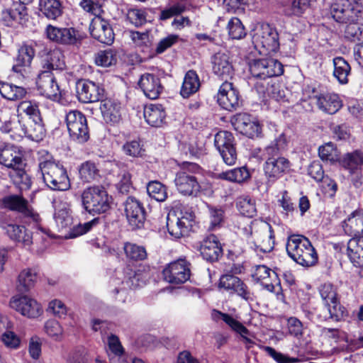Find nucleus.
<instances>
[{"label":"nucleus","instance_id":"obj_1","mask_svg":"<svg viewBox=\"0 0 363 363\" xmlns=\"http://www.w3.org/2000/svg\"><path fill=\"white\" fill-rule=\"evenodd\" d=\"M0 164L10 169L9 177L20 191L30 189L31 177L26 170L27 163L19 147L7 145L0 147Z\"/></svg>","mask_w":363,"mask_h":363},{"label":"nucleus","instance_id":"obj_2","mask_svg":"<svg viewBox=\"0 0 363 363\" xmlns=\"http://www.w3.org/2000/svg\"><path fill=\"white\" fill-rule=\"evenodd\" d=\"M286 145V136L281 133L263 150L262 157L265 160L263 169L269 182H273L290 171V161L284 157L279 156Z\"/></svg>","mask_w":363,"mask_h":363},{"label":"nucleus","instance_id":"obj_3","mask_svg":"<svg viewBox=\"0 0 363 363\" xmlns=\"http://www.w3.org/2000/svg\"><path fill=\"white\" fill-rule=\"evenodd\" d=\"M39 169L45 184L54 191H67L71 187L66 169L46 152L39 159Z\"/></svg>","mask_w":363,"mask_h":363},{"label":"nucleus","instance_id":"obj_4","mask_svg":"<svg viewBox=\"0 0 363 363\" xmlns=\"http://www.w3.org/2000/svg\"><path fill=\"white\" fill-rule=\"evenodd\" d=\"M286 251L294 261L305 267L314 266L318 259L311 242L303 235H293L289 237Z\"/></svg>","mask_w":363,"mask_h":363},{"label":"nucleus","instance_id":"obj_5","mask_svg":"<svg viewBox=\"0 0 363 363\" xmlns=\"http://www.w3.org/2000/svg\"><path fill=\"white\" fill-rule=\"evenodd\" d=\"M82 203L89 213H103L111 207L112 198L102 186H93L85 189L82 194Z\"/></svg>","mask_w":363,"mask_h":363},{"label":"nucleus","instance_id":"obj_6","mask_svg":"<svg viewBox=\"0 0 363 363\" xmlns=\"http://www.w3.org/2000/svg\"><path fill=\"white\" fill-rule=\"evenodd\" d=\"M327 313L323 315L325 320L340 321L347 315V311L339 301L337 289L330 283H324L318 289Z\"/></svg>","mask_w":363,"mask_h":363},{"label":"nucleus","instance_id":"obj_7","mask_svg":"<svg viewBox=\"0 0 363 363\" xmlns=\"http://www.w3.org/2000/svg\"><path fill=\"white\" fill-rule=\"evenodd\" d=\"M194 216L192 212L181 208L171 210L167 217L169 233L175 238L186 235L191 226Z\"/></svg>","mask_w":363,"mask_h":363},{"label":"nucleus","instance_id":"obj_8","mask_svg":"<svg viewBox=\"0 0 363 363\" xmlns=\"http://www.w3.org/2000/svg\"><path fill=\"white\" fill-rule=\"evenodd\" d=\"M199 170L196 163L184 162L182 164V170L177 173L174 183L177 191L184 196H196L201 186L195 176L190 174Z\"/></svg>","mask_w":363,"mask_h":363},{"label":"nucleus","instance_id":"obj_9","mask_svg":"<svg viewBox=\"0 0 363 363\" xmlns=\"http://www.w3.org/2000/svg\"><path fill=\"white\" fill-rule=\"evenodd\" d=\"M252 242L255 248L262 252H269L274 247V234L269 223L263 220H253L250 228Z\"/></svg>","mask_w":363,"mask_h":363},{"label":"nucleus","instance_id":"obj_10","mask_svg":"<svg viewBox=\"0 0 363 363\" xmlns=\"http://www.w3.org/2000/svg\"><path fill=\"white\" fill-rule=\"evenodd\" d=\"M248 65L252 77L262 80L281 76L284 73L283 65L273 58L255 59L250 60Z\"/></svg>","mask_w":363,"mask_h":363},{"label":"nucleus","instance_id":"obj_11","mask_svg":"<svg viewBox=\"0 0 363 363\" xmlns=\"http://www.w3.org/2000/svg\"><path fill=\"white\" fill-rule=\"evenodd\" d=\"M65 122L70 138L78 143H84L89 138L86 118L78 110L67 113Z\"/></svg>","mask_w":363,"mask_h":363},{"label":"nucleus","instance_id":"obj_12","mask_svg":"<svg viewBox=\"0 0 363 363\" xmlns=\"http://www.w3.org/2000/svg\"><path fill=\"white\" fill-rule=\"evenodd\" d=\"M214 144L223 162L228 165L235 164L238 155L233 135L226 130L219 131L215 135Z\"/></svg>","mask_w":363,"mask_h":363},{"label":"nucleus","instance_id":"obj_13","mask_svg":"<svg viewBox=\"0 0 363 363\" xmlns=\"http://www.w3.org/2000/svg\"><path fill=\"white\" fill-rule=\"evenodd\" d=\"M252 42L255 47H262L268 52H276L279 47V34L269 24H262L255 29Z\"/></svg>","mask_w":363,"mask_h":363},{"label":"nucleus","instance_id":"obj_14","mask_svg":"<svg viewBox=\"0 0 363 363\" xmlns=\"http://www.w3.org/2000/svg\"><path fill=\"white\" fill-rule=\"evenodd\" d=\"M166 281L172 284H182L191 277V264L185 259H179L169 263L162 272Z\"/></svg>","mask_w":363,"mask_h":363},{"label":"nucleus","instance_id":"obj_15","mask_svg":"<svg viewBox=\"0 0 363 363\" xmlns=\"http://www.w3.org/2000/svg\"><path fill=\"white\" fill-rule=\"evenodd\" d=\"M38 90L40 94L52 100L59 101L61 98V91L56 82V79L52 72L48 69L41 71L36 82Z\"/></svg>","mask_w":363,"mask_h":363},{"label":"nucleus","instance_id":"obj_16","mask_svg":"<svg viewBox=\"0 0 363 363\" xmlns=\"http://www.w3.org/2000/svg\"><path fill=\"white\" fill-rule=\"evenodd\" d=\"M10 306L24 316L35 318L43 313L40 305L28 296H15L10 301Z\"/></svg>","mask_w":363,"mask_h":363},{"label":"nucleus","instance_id":"obj_17","mask_svg":"<svg viewBox=\"0 0 363 363\" xmlns=\"http://www.w3.org/2000/svg\"><path fill=\"white\" fill-rule=\"evenodd\" d=\"M235 129L249 138L258 137L261 133V127L257 120L245 113H240L232 119Z\"/></svg>","mask_w":363,"mask_h":363},{"label":"nucleus","instance_id":"obj_18","mask_svg":"<svg viewBox=\"0 0 363 363\" xmlns=\"http://www.w3.org/2000/svg\"><path fill=\"white\" fill-rule=\"evenodd\" d=\"M217 101L223 108L230 111H234L240 106L239 91L232 82L225 81L219 88Z\"/></svg>","mask_w":363,"mask_h":363},{"label":"nucleus","instance_id":"obj_19","mask_svg":"<svg viewBox=\"0 0 363 363\" xmlns=\"http://www.w3.org/2000/svg\"><path fill=\"white\" fill-rule=\"evenodd\" d=\"M330 11L333 18L340 23L357 21L359 16L356 6L349 0H336Z\"/></svg>","mask_w":363,"mask_h":363},{"label":"nucleus","instance_id":"obj_20","mask_svg":"<svg viewBox=\"0 0 363 363\" xmlns=\"http://www.w3.org/2000/svg\"><path fill=\"white\" fill-rule=\"evenodd\" d=\"M219 287L230 294H237L246 301L252 298V294L247 286L236 276L223 275L220 279Z\"/></svg>","mask_w":363,"mask_h":363},{"label":"nucleus","instance_id":"obj_21","mask_svg":"<svg viewBox=\"0 0 363 363\" xmlns=\"http://www.w3.org/2000/svg\"><path fill=\"white\" fill-rule=\"evenodd\" d=\"M89 30L91 36L101 43L111 45L114 40V33L111 25L99 16L92 19Z\"/></svg>","mask_w":363,"mask_h":363},{"label":"nucleus","instance_id":"obj_22","mask_svg":"<svg viewBox=\"0 0 363 363\" xmlns=\"http://www.w3.org/2000/svg\"><path fill=\"white\" fill-rule=\"evenodd\" d=\"M213 72L222 80L228 81L234 74V68L228 54L218 52L211 58Z\"/></svg>","mask_w":363,"mask_h":363},{"label":"nucleus","instance_id":"obj_23","mask_svg":"<svg viewBox=\"0 0 363 363\" xmlns=\"http://www.w3.org/2000/svg\"><path fill=\"white\" fill-rule=\"evenodd\" d=\"M125 212L130 225L133 229L143 226L145 213L142 204L133 197H128L125 203Z\"/></svg>","mask_w":363,"mask_h":363},{"label":"nucleus","instance_id":"obj_24","mask_svg":"<svg viewBox=\"0 0 363 363\" xmlns=\"http://www.w3.org/2000/svg\"><path fill=\"white\" fill-rule=\"evenodd\" d=\"M104 89L91 81L83 80L77 83L79 99L83 103H93L99 101L104 96Z\"/></svg>","mask_w":363,"mask_h":363},{"label":"nucleus","instance_id":"obj_25","mask_svg":"<svg viewBox=\"0 0 363 363\" xmlns=\"http://www.w3.org/2000/svg\"><path fill=\"white\" fill-rule=\"evenodd\" d=\"M35 56V50L33 45L23 44L18 51L16 64L13 66V70L25 77L29 72V67Z\"/></svg>","mask_w":363,"mask_h":363},{"label":"nucleus","instance_id":"obj_26","mask_svg":"<svg viewBox=\"0 0 363 363\" xmlns=\"http://www.w3.org/2000/svg\"><path fill=\"white\" fill-rule=\"evenodd\" d=\"M138 85L144 94L150 99H157L163 89L160 78L150 73L141 75Z\"/></svg>","mask_w":363,"mask_h":363},{"label":"nucleus","instance_id":"obj_27","mask_svg":"<svg viewBox=\"0 0 363 363\" xmlns=\"http://www.w3.org/2000/svg\"><path fill=\"white\" fill-rule=\"evenodd\" d=\"M216 318H219L223 320L233 331L240 334L241 340L245 344L247 349L251 348L255 342L250 339L248 335L250 331L244 326L240 322L235 319L233 317L228 313H223L220 311H216Z\"/></svg>","mask_w":363,"mask_h":363},{"label":"nucleus","instance_id":"obj_28","mask_svg":"<svg viewBox=\"0 0 363 363\" xmlns=\"http://www.w3.org/2000/svg\"><path fill=\"white\" fill-rule=\"evenodd\" d=\"M107 345V354L110 363H132L134 359L127 356L119 338L116 335H111L108 336Z\"/></svg>","mask_w":363,"mask_h":363},{"label":"nucleus","instance_id":"obj_29","mask_svg":"<svg viewBox=\"0 0 363 363\" xmlns=\"http://www.w3.org/2000/svg\"><path fill=\"white\" fill-rule=\"evenodd\" d=\"M200 252L202 257L208 261L218 260L221 256L223 250L217 237L212 234L204 238L200 245Z\"/></svg>","mask_w":363,"mask_h":363},{"label":"nucleus","instance_id":"obj_30","mask_svg":"<svg viewBox=\"0 0 363 363\" xmlns=\"http://www.w3.org/2000/svg\"><path fill=\"white\" fill-rule=\"evenodd\" d=\"M46 33L50 40L62 44L72 45L77 41L75 30L72 28H57L49 25Z\"/></svg>","mask_w":363,"mask_h":363},{"label":"nucleus","instance_id":"obj_31","mask_svg":"<svg viewBox=\"0 0 363 363\" xmlns=\"http://www.w3.org/2000/svg\"><path fill=\"white\" fill-rule=\"evenodd\" d=\"M347 254L353 265L361 269L359 274L363 277V237L352 238L349 240Z\"/></svg>","mask_w":363,"mask_h":363},{"label":"nucleus","instance_id":"obj_32","mask_svg":"<svg viewBox=\"0 0 363 363\" xmlns=\"http://www.w3.org/2000/svg\"><path fill=\"white\" fill-rule=\"evenodd\" d=\"M252 276L254 280L259 282L268 291H272L274 289V283L277 281V274L267 266H255Z\"/></svg>","mask_w":363,"mask_h":363},{"label":"nucleus","instance_id":"obj_33","mask_svg":"<svg viewBox=\"0 0 363 363\" xmlns=\"http://www.w3.org/2000/svg\"><path fill=\"white\" fill-rule=\"evenodd\" d=\"M100 110L106 123H116L121 117V105L118 101L112 99L101 100Z\"/></svg>","mask_w":363,"mask_h":363},{"label":"nucleus","instance_id":"obj_34","mask_svg":"<svg viewBox=\"0 0 363 363\" xmlns=\"http://www.w3.org/2000/svg\"><path fill=\"white\" fill-rule=\"evenodd\" d=\"M3 228L11 239L21 242L25 247L33 244V235L23 225L8 223L4 225Z\"/></svg>","mask_w":363,"mask_h":363},{"label":"nucleus","instance_id":"obj_35","mask_svg":"<svg viewBox=\"0 0 363 363\" xmlns=\"http://www.w3.org/2000/svg\"><path fill=\"white\" fill-rule=\"evenodd\" d=\"M65 68V57L60 50L55 48L46 53L43 60L42 71L62 70Z\"/></svg>","mask_w":363,"mask_h":363},{"label":"nucleus","instance_id":"obj_36","mask_svg":"<svg viewBox=\"0 0 363 363\" xmlns=\"http://www.w3.org/2000/svg\"><path fill=\"white\" fill-rule=\"evenodd\" d=\"M314 99L318 108L329 114L335 113L342 107V102L335 94L316 96Z\"/></svg>","mask_w":363,"mask_h":363},{"label":"nucleus","instance_id":"obj_37","mask_svg":"<svg viewBox=\"0 0 363 363\" xmlns=\"http://www.w3.org/2000/svg\"><path fill=\"white\" fill-rule=\"evenodd\" d=\"M345 233L352 238L362 237L363 235V211L352 213L343 225Z\"/></svg>","mask_w":363,"mask_h":363},{"label":"nucleus","instance_id":"obj_38","mask_svg":"<svg viewBox=\"0 0 363 363\" xmlns=\"http://www.w3.org/2000/svg\"><path fill=\"white\" fill-rule=\"evenodd\" d=\"M0 129L4 133H10V137L13 140L19 141L25 137L24 119L17 116V119L6 121Z\"/></svg>","mask_w":363,"mask_h":363},{"label":"nucleus","instance_id":"obj_39","mask_svg":"<svg viewBox=\"0 0 363 363\" xmlns=\"http://www.w3.org/2000/svg\"><path fill=\"white\" fill-rule=\"evenodd\" d=\"M146 122L153 127H160L163 123L166 113L162 105H150L144 108Z\"/></svg>","mask_w":363,"mask_h":363},{"label":"nucleus","instance_id":"obj_40","mask_svg":"<svg viewBox=\"0 0 363 363\" xmlns=\"http://www.w3.org/2000/svg\"><path fill=\"white\" fill-rule=\"evenodd\" d=\"M24 129L25 137L33 140H40L45 135L42 118H38V120L33 118L24 119Z\"/></svg>","mask_w":363,"mask_h":363},{"label":"nucleus","instance_id":"obj_41","mask_svg":"<svg viewBox=\"0 0 363 363\" xmlns=\"http://www.w3.org/2000/svg\"><path fill=\"white\" fill-rule=\"evenodd\" d=\"M40 12L48 19L55 20L62 14V6L60 0H39Z\"/></svg>","mask_w":363,"mask_h":363},{"label":"nucleus","instance_id":"obj_42","mask_svg":"<svg viewBox=\"0 0 363 363\" xmlns=\"http://www.w3.org/2000/svg\"><path fill=\"white\" fill-rule=\"evenodd\" d=\"M341 165L350 174H359L360 167L363 164V153L355 151L347 153L340 160Z\"/></svg>","mask_w":363,"mask_h":363},{"label":"nucleus","instance_id":"obj_43","mask_svg":"<svg viewBox=\"0 0 363 363\" xmlns=\"http://www.w3.org/2000/svg\"><path fill=\"white\" fill-rule=\"evenodd\" d=\"M199 86L200 82L197 74L194 70H189L185 74L180 91L181 95L184 98H187L196 93L199 90Z\"/></svg>","mask_w":363,"mask_h":363},{"label":"nucleus","instance_id":"obj_44","mask_svg":"<svg viewBox=\"0 0 363 363\" xmlns=\"http://www.w3.org/2000/svg\"><path fill=\"white\" fill-rule=\"evenodd\" d=\"M17 116L23 119L33 118L38 120L41 118L38 105L31 101H23L17 106Z\"/></svg>","mask_w":363,"mask_h":363},{"label":"nucleus","instance_id":"obj_45","mask_svg":"<svg viewBox=\"0 0 363 363\" xmlns=\"http://www.w3.org/2000/svg\"><path fill=\"white\" fill-rule=\"evenodd\" d=\"M0 93L4 98L15 101L23 98L26 94V91L23 86L7 82H1Z\"/></svg>","mask_w":363,"mask_h":363},{"label":"nucleus","instance_id":"obj_46","mask_svg":"<svg viewBox=\"0 0 363 363\" xmlns=\"http://www.w3.org/2000/svg\"><path fill=\"white\" fill-rule=\"evenodd\" d=\"M26 4V3L21 1L14 3L10 9L3 12V18L4 20L7 21L9 23L12 21H16L21 23L22 21L27 16Z\"/></svg>","mask_w":363,"mask_h":363},{"label":"nucleus","instance_id":"obj_47","mask_svg":"<svg viewBox=\"0 0 363 363\" xmlns=\"http://www.w3.org/2000/svg\"><path fill=\"white\" fill-rule=\"evenodd\" d=\"M333 75L340 84H347L348 75L350 72V66L342 57H337L333 59Z\"/></svg>","mask_w":363,"mask_h":363},{"label":"nucleus","instance_id":"obj_48","mask_svg":"<svg viewBox=\"0 0 363 363\" xmlns=\"http://www.w3.org/2000/svg\"><path fill=\"white\" fill-rule=\"evenodd\" d=\"M36 279V273L33 269H25L22 270L18 277V290L21 292L28 291L34 286Z\"/></svg>","mask_w":363,"mask_h":363},{"label":"nucleus","instance_id":"obj_49","mask_svg":"<svg viewBox=\"0 0 363 363\" xmlns=\"http://www.w3.org/2000/svg\"><path fill=\"white\" fill-rule=\"evenodd\" d=\"M79 178L84 182H91L99 177V170L96 164L91 161L82 163L79 169Z\"/></svg>","mask_w":363,"mask_h":363},{"label":"nucleus","instance_id":"obj_50","mask_svg":"<svg viewBox=\"0 0 363 363\" xmlns=\"http://www.w3.org/2000/svg\"><path fill=\"white\" fill-rule=\"evenodd\" d=\"M236 206L240 213L245 216L252 218L256 214L255 201L250 196L243 195L238 198Z\"/></svg>","mask_w":363,"mask_h":363},{"label":"nucleus","instance_id":"obj_51","mask_svg":"<svg viewBox=\"0 0 363 363\" xmlns=\"http://www.w3.org/2000/svg\"><path fill=\"white\" fill-rule=\"evenodd\" d=\"M323 333L328 338L333 340L335 342H344V344L340 347L333 348L334 352L349 350V346L347 344L346 334L343 331L334 328H324Z\"/></svg>","mask_w":363,"mask_h":363},{"label":"nucleus","instance_id":"obj_52","mask_svg":"<svg viewBox=\"0 0 363 363\" xmlns=\"http://www.w3.org/2000/svg\"><path fill=\"white\" fill-rule=\"evenodd\" d=\"M249 177V172L244 167L223 172L218 174V178L238 183L246 180Z\"/></svg>","mask_w":363,"mask_h":363},{"label":"nucleus","instance_id":"obj_53","mask_svg":"<svg viewBox=\"0 0 363 363\" xmlns=\"http://www.w3.org/2000/svg\"><path fill=\"white\" fill-rule=\"evenodd\" d=\"M95 63L98 66L108 67L117 62L116 51L112 49L100 50L95 55Z\"/></svg>","mask_w":363,"mask_h":363},{"label":"nucleus","instance_id":"obj_54","mask_svg":"<svg viewBox=\"0 0 363 363\" xmlns=\"http://www.w3.org/2000/svg\"><path fill=\"white\" fill-rule=\"evenodd\" d=\"M3 204L5 207L20 212L27 210V201L18 195H11L3 199Z\"/></svg>","mask_w":363,"mask_h":363},{"label":"nucleus","instance_id":"obj_55","mask_svg":"<svg viewBox=\"0 0 363 363\" xmlns=\"http://www.w3.org/2000/svg\"><path fill=\"white\" fill-rule=\"evenodd\" d=\"M147 191L150 197L157 201H164L167 197L166 187L162 183L157 181L148 183Z\"/></svg>","mask_w":363,"mask_h":363},{"label":"nucleus","instance_id":"obj_56","mask_svg":"<svg viewBox=\"0 0 363 363\" xmlns=\"http://www.w3.org/2000/svg\"><path fill=\"white\" fill-rule=\"evenodd\" d=\"M126 256L134 260H143L147 257V252L144 247L136 244L126 242L123 247Z\"/></svg>","mask_w":363,"mask_h":363},{"label":"nucleus","instance_id":"obj_57","mask_svg":"<svg viewBox=\"0 0 363 363\" xmlns=\"http://www.w3.org/2000/svg\"><path fill=\"white\" fill-rule=\"evenodd\" d=\"M44 332L56 341H60L63 337V329L60 324L55 320L50 319L44 324Z\"/></svg>","mask_w":363,"mask_h":363},{"label":"nucleus","instance_id":"obj_58","mask_svg":"<svg viewBox=\"0 0 363 363\" xmlns=\"http://www.w3.org/2000/svg\"><path fill=\"white\" fill-rule=\"evenodd\" d=\"M318 154L322 160L330 162L339 160V152L332 143H328L320 146L318 149Z\"/></svg>","mask_w":363,"mask_h":363},{"label":"nucleus","instance_id":"obj_59","mask_svg":"<svg viewBox=\"0 0 363 363\" xmlns=\"http://www.w3.org/2000/svg\"><path fill=\"white\" fill-rule=\"evenodd\" d=\"M346 26L345 29V37L351 41H359L363 40V27L362 25L354 21Z\"/></svg>","mask_w":363,"mask_h":363},{"label":"nucleus","instance_id":"obj_60","mask_svg":"<svg viewBox=\"0 0 363 363\" xmlns=\"http://www.w3.org/2000/svg\"><path fill=\"white\" fill-rule=\"evenodd\" d=\"M229 35L233 39H241L245 36L246 32L240 20L238 18H232L228 24Z\"/></svg>","mask_w":363,"mask_h":363},{"label":"nucleus","instance_id":"obj_61","mask_svg":"<svg viewBox=\"0 0 363 363\" xmlns=\"http://www.w3.org/2000/svg\"><path fill=\"white\" fill-rule=\"evenodd\" d=\"M55 222L61 229L69 228L72 224V218L69 213V210L63 208L57 210L55 214Z\"/></svg>","mask_w":363,"mask_h":363},{"label":"nucleus","instance_id":"obj_62","mask_svg":"<svg viewBox=\"0 0 363 363\" xmlns=\"http://www.w3.org/2000/svg\"><path fill=\"white\" fill-rule=\"evenodd\" d=\"M116 187L122 194H127L132 188L131 176L128 171L123 169L118 174Z\"/></svg>","mask_w":363,"mask_h":363},{"label":"nucleus","instance_id":"obj_63","mask_svg":"<svg viewBox=\"0 0 363 363\" xmlns=\"http://www.w3.org/2000/svg\"><path fill=\"white\" fill-rule=\"evenodd\" d=\"M288 333L290 335L300 339L303 336V323L296 318L291 317L287 320Z\"/></svg>","mask_w":363,"mask_h":363},{"label":"nucleus","instance_id":"obj_64","mask_svg":"<svg viewBox=\"0 0 363 363\" xmlns=\"http://www.w3.org/2000/svg\"><path fill=\"white\" fill-rule=\"evenodd\" d=\"M263 350L278 363H294L298 362V358L289 357L269 346L263 347Z\"/></svg>","mask_w":363,"mask_h":363}]
</instances>
